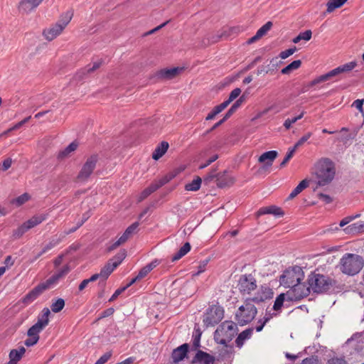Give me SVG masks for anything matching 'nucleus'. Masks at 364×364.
Segmentation results:
<instances>
[{
	"mask_svg": "<svg viewBox=\"0 0 364 364\" xmlns=\"http://www.w3.org/2000/svg\"><path fill=\"white\" fill-rule=\"evenodd\" d=\"M363 267L364 259L363 257L356 254L346 253L339 262L341 272L348 276L357 274Z\"/></svg>",
	"mask_w": 364,
	"mask_h": 364,
	"instance_id": "nucleus-1",
	"label": "nucleus"
},
{
	"mask_svg": "<svg viewBox=\"0 0 364 364\" xmlns=\"http://www.w3.org/2000/svg\"><path fill=\"white\" fill-rule=\"evenodd\" d=\"M307 282L310 291L316 294L326 293L336 284V281L328 276L316 273L309 274Z\"/></svg>",
	"mask_w": 364,
	"mask_h": 364,
	"instance_id": "nucleus-2",
	"label": "nucleus"
},
{
	"mask_svg": "<svg viewBox=\"0 0 364 364\" xmlns=\"http://www.w3.org/2000/svg\"><path fill=\"white\" fill-rule=\"evenodd\" d=\"M237 331V323L232 321H225L215 330L214 340L217 343L226 345L232 340Z\"/></svg>",
	"mask_w": 364,
	"mask_h": 364,
	"instance_id": "nucleus-3",
	"label": "nucleus"
},
{
	"mask_svg": "<svg viewBox=\"0 0 364 364\" xmlns=\"http://www.w3.org/2000/svg\"><path fill=\"white\" fill-rule=\"evenodd\" d=\"M335 173L333 163L329 159H324L319 163L316 172L318 186H324L330 183L334 178Z\"/></svg>",
	"mask_w": 364,
	"mask_h": 364,
	"instance_id": "nucleus-4",
	"label": "nucleus"
},
{
	"mask_svg": "<svg viewBox=\"0 0 364 364\" xmlns=\"http://www.w3.org/2000/svg\"><path fill=\"white\" fill-rule=\"evenodd\" d=\"M253 302L250 298H248L245 301L244 305L238 308L235 313V320L240 326H245L255 318L257 309L252 304Z\"/></svg>",
	"mask_w": 364,
	"mask_h": 364,
	"instance_id": "nucleus-5",
	"label": "nucleus"
},
{
	"mask_svg": "<svg viewBox=\"0 0 364 364\" xmlns=\"http://www.w3.org/2000/svg\"><path fill=\"white\" fill-rule=\"evenodd\" d=\"M304 278V272L302 268L299 266L289 267L284 271L279 277L280 284L286 288L299 283Z\"/></svg>",
	"mask_w": 364,
	"mask_h": 364,
	"instance_id": "nucleus-6",
	"label": "nucleus"
},
{
	"mask_svg": "<svg viewBox=\"0 0 364 364\" xmlns=\"http://www.w3.org/2000/svg\"><path fill=\"white\" fill-rule=\"evenodd\" d=\"M223 317V308L221 306L213 304L206 309L203 317V322L206 328L215 326L221 321Z\"/></svg>",
	"mask_w": 364,
	"mask_h": 364,
	"instance_id": "nucleus-7",
	"label": "nucleus"
},
{
	"mask_svg": "<svg viewBox=\"0 0 364 364\" xmlns=\"http://www.w3.org/2000/svg\"><path fill=\"white\" fill-rule=\"evenodd\" d=\"M48 326L46 321H43L38 317L37 322L28 328L27 331L28 338L25 340L24 344L27 347L35 346L39 341V333Z\"/></svg>",
	"mask_w": 364,
	"mask_h": 364,
	"instance_id": "nucleus-8",
	"label": "nucleus"
},
{
	"mask_svg": "<svg viewBox=\"0 0 364 364\" xmlns=\"http://www.w3.org/2000/svg\"><path fill=\"white\" fill-rule=\"evenodd\" d=\"M290 289L287 291V298L288 301H299L306 297L311 293L310 287L304 282H300L289 287Z\"/></svg>",
	"mask_w": 364,
	"mask_h": 364,
	"instance_id": "nucleus-9",
	"label": "nucleus"
},
{
	"mask_svg": "<svg viewBox=\"0 0 364 364\" xmlns=\"http://www.w3.org/2000/svg\"><path fill=\"white\" fill-rule=\"evenodd\" d=\"M97 161L98 156L97 154L88 157L77 176V181L82 183L87 181L95 170Z\"/></svg>",
	"mask_w": 364,
	"mask_h": 364,
	"instance_id": "nucleus-10",
	"label": "nucleus"
},
{
	"mask_svg": "<svg viewBox=\"0 0 364 364\" xmlns=\"http://www.w3.org/2000/svg\"><path fill=\"white\" fill-rule=\"evenodd\" d=\"M257 287V281L252 274H242L240 277L237 287L242 294H250Z\"/></svg>",
	"mask_w": 364,
	"mask_h": 364,
	"instance_id": "nucleus-11",
	"label": "nucleus"
},
{
	"mask_svg": "<svg viewBox=\"0 0 364 364\" xmlns=\"http://www.w3.org/2000/svg\"><path fill=\"white\" fill-rule=\"evenodd\" d=\"M277 156L278 152L274 150L263 153L258 159L259 163H263V165L260 167L259 171L268 170L272 166L273 161Z\"/></svg>",
	"mask_w": 364,
	"mask_h": 364,
	"instance_id": "nucleus-12",
	"label": "nucleus"
},
{
	"mask_svg": "<svg viewBox=\"0 0 364 364\" xmlns=\"http://www.w3.org/2000/svg\"><path fill=\"white\" fill-rule=\"evenodd\" d=\"M283 63V61L278 60V57L273 58L270 60L269 64L259 66L257 69L256 73L257 75L267 73L272 74Z\"/></svg>",
	"mask_w": 364,
	"mask_h": 364,
	"instance_id": "nucleus-13",
	"label": "nucleus"
},
{
	"mask_svg": "<svg viewBox=\"0 0 364 364\" xmlns=\"http://www.w3.org/2000/svg\"><path fill=\"white\" fill-rule=\"evenodd\" d=\"M192 364H215V358L213 355L198 350L191 360Z\"/></svg>",
	"mask_w": 364,
	"mask_h": 364,
	"instance_id": "nucleus-14",
	"label": "nucleus"
},
{
	"mask_svg": "<svg viewBox=\"0 0 364 364\" xmlns=\"http://www.w3.org/2000/svg\"><path fill=\"white\" fill-rule=\"evenodd\" d=\"M189 350V345L183 343L176 348L173 349L171 353V358L174 363H178L187 357Z\"/></svg>",
	"mask_w": 364,
	"mask_h": 364,
	"instance_id": "nucleus-15",
	"label": "nucleus"
},
{
	"mask_svg": "<svg viewBox=\"0 0 364 364\" xmlns=\"http://www.w3.org/2000/svg\"><path fill=\"white\" fill-rule=\"evenodd\" d=\"M183 70L182 68H164L158 71L156 77L161 80H171L176 77Z\"/></svg>",
	"mask_w": 364,
	"mask_h": 364,
	"instance_id": "nucleus-16",
	"label": "nucleus"
},
{
	"mask_svg": "<svg viewBox=\"0 0 364 364\" xmlns=\"http://www.w3.org/2000/svg\"><path fill=\"white\" fill-rule=\"evenodd\" d=\"M273 294L274 293L272 289H270L268 287L262 286L259 291L256 294V295L250 299L255 303L258 304L272 298Z\"/></svg>",
	"mask_w": 364,
	"mask_h": 364,
	"instance_id": "nucleus-17",
	"label": "nucleus"
},
{
	"mask_svg": "<svg viewBox=\"0 0 364 364\" xmlns=\"http://www.w3.org/2000/svg\"><path fill=\"white\" fill-rule=\"evenodd\" d=\"M357 65V63L355 61H351L348 63L341 65L331 71L328 72L330 78L331 79L333 77H336L339 75L340 74L344 73H348L353 70Z\"/></svg>",
	"mask_w": 364,
	"mask_h": 364,
	"instance_id": "nucleus-18",
	"label": "nucleus"
},
{
	"mask_svg": "<svg viewBox=\"0 0 364 364\" xmlns=\"http://www.w3.org/2000/svg\"><path fill=\"white\" fill-rule=\"evenodd\" d=\"M266 214H272L275 217H282L284 215V210L277 205H269L260 208L256 213L257 217Z\"/></svg>",
	"mask_w": 364,
	"mask_h": 364,
	"instance_id": "nucleus-19",
	"label": "nucleus"
},
{
	"mask_svg": "<svg viewBox=\"0 0 364 364\" xmlns=\"http://www.w3.org/2000/svg\"><path fill=\"white\" fill-rule=\"evenodd\" d=\"M44 290L38 284L33 289H31L28 294H26L21 300V301L26 306L30 304L35 301Z\"/></svg>",
	"mask_w": 364,
	"mask_h": 364,
	"instance_id": "nucleus-20",
	"label": "nucleus"
},
{
	"mask_svg": "<svg viewBox=\"0 0 364 364\" xmlns=\"http://www.w3.org/2000/svg\"><path fill=\"white\" fill-rule=\"evenodd\" d=\"M115 269L111 262H107L100 269L99 274L101 276V279L98 282L99 287H105L106 286V280Z\"/></svg>",
	"mask_w": 364,
	"mask_h": 364,
	"instance_id": "nucleus-21",
	"label": "nucleus"
},
{
	"mask_svg": "<svg viewBox=\"0 0 364 364\" xmlns=\"http://www.w3.org/2000/svg\"><path fill=\"white\" fill-rule=\"evenodd\" d=\"M233 183V178L228 175V172L226 171L223 173H217L216 184L218 187L223 188L230 186Z\"/></svg>",
	"mask_w": 364,
	"mask_h": 364,
	"instance_id": "nucleus-22",
	"label": "nucleus"
},
{
	"mask_svg": "<svg viewBox=\"0 0 364 364\" xmlns=\"http://www.w3.org/2000/svg\"><path fill=\"white\" fill-rule=\"evenodd\" d=\"M253 328H248L239 333L235 341V346L238 348H241L243 346L245 342L251 338L253 334Z\"/></svg>",
	"mask_w": 364,
	"mask_h": 364,
	"instance_id": "nucleus-23",
	"label": "nucleus"
},
{
	"mask_svg": "<svg viewBox=\"0 0 364 364\" xmlns=\"http://www.w3.org/2000/svg\"><path fill=\"white\" fill-rule=\"evenodd\" d=\"M63 28L60 23H56L51 28L43 31V34L48 41H52L63 31Z\"/></svg>",
	"mask_w": 364,
	"mask_h": 364,
	"instance_id": "nucleus-24",
	"label": "nucleus"
},
{
	"mask_svg": "<svg viewBox=\"0 0 364 364\" xmlns=\"http://www.w3.org/2000/svg\"><path fill=\"white\" fill-rule=\"evenodd\" d=\"M43 0H21L19 3L18 9L23 12L28 13L36 9Z\"/></svg>",
	"mask_w": 364,
	"mask_h": 364,
	"instance_id": "nucleus-25",
	"label": "nucleus"
},
{
	"mask_svg": "<svg viewBox=\"0 0 364 364\" xmlns=\"http://www.w3.org/2000/svg\"><path fill=\"white\" fill-rule=\"evenodd\" d=\"M102 64V60H100L97 62L93 63V65L91 66L90 65H87L86 67H85L83 69L80 70L76 74V77H77L79 80H82L84 78V77L89 73H91L94 71H95L97 69H98Z\"/></svg>",
	"mask_w": 364,
	"mask_h": 364,
	"instance_id": "nucleus-26",
	"label": "nucleus"
},
{
	"mask_svg": "<svg viewBox=\"0 0 364 364\" xmlns=\"http://www.w3.org/2000/svg\"><path fill=\"white\" fill-rule=\"evenodd\" d=\"M223 347L219 350L218 356L222 360H228L233 358L234 348L232 345H223Z\"/></svg>",
	"mask_w": 364,
	"mask_h": 364,
	"instance_id": "nucleus-27",
	"label": "nucleus"
},
{
	"mask_svg": "<svg viewBox=\"0 0 364 364\" xmlns=\"http://www.w3.org/2000/svg\"><path fill=\"white\" fill-rule=\"evenodd\" d=\"M343 231L346 234L356 235L364 232V222L359 221L346 227Z\"/></svg>",
	"mask_w": 364,
	"mask_h": 364,
	"instance_id": "nucleus-28",
	"label": "nucleus"
},
{
	"mask_svg": "<svg viewBox=\"0 0 364 364\" xmlns=\"http://www.w3.org/2000/svg\"><path fill=\"white\" fill-rule=\"evenodd\" d=\"M168 143L167 141H161L152 153V159L154 160H159L162 157L168 149Z\"/></svg>",
	"mask_w": 364,
	"mask_h": 364,
	"instance_id": "nucleus-29",
	"label": "nucleus"
},
{
	"mask_svg": "<svg viewBox=\"0 0 364 364\" xmlns=\"http://www.w3.org/2000/svg\"><path fill=\"white\" fill-rule=\"evenodd\" d=\"M26 352L24 347L21 346L17 349L11 350L9 357L11 362L17 364V363L22 358L23 355Z\"/></svg>",
	"mask_w": 364,
	"mask_h": 364,
	"instance_id": "nucleus-30",
	"label": "nucleus"
},
{
	"mask_svg": "<svg viewBox=\"0 0 364 364\" xmlns=\"http://www.w3.org/2000/svg\"><path fill=\"white\" fill-rule=\"evenodd\" d=\"M127 257V250L125 249H122L119 252L116 254L114 257L108 260L109 262H111L114 267L117 268L122 261Z\"/></svg>",
	"mask_w": 364,
	"mask_h": 364,
	"instance_id": "nucleus-31",
	"label": "nucleus"
},
{
	"mask_svg": "<svg viewBox=\"0 0 364 364\" xmlns=\"http://www.w3.org/2000/svg\"><path fill=\"white\" fill-rule=\"evenodd\" d=\"M78 146V143L76 141H73L68 146H66L63 150L60 151L58 154V159L59 160H63L65 158L68 157L69 154L75 151Z\"/></svg>",
	"mask_w": 364,
	"mask_h": 364,
	"instance_id": "nucleus-32",
	"label": "nucleus"
},
{
	"mask_svg": "<svg viewBox=\"0 0 364 364\" xmlns=\"http://www.w3.org/2000/svg\"><path fill=\"white\" fill-rule=\"evenodd\" d=\"M46 217L43 215H35L28 220L23 223V224L26 225L28 230H30L41 223L43 221L46 220Z\"/></svg>",
	"mask_w": 364,
	"mask_h": 364,
	"instance_id": "nucleus-33",
	"label": "nucleus"
},
{
	"mask_svg": "<svg viewBox=\"0 0 364 364\" xmlns=\"http://www.w3.org/2000/svg\"><path fill=\"white\" fill-rule=\"evenodd\" d=\"M191 249V244L189 242H186L179 250L173 255L171 258L172 262H176L181 258H182L184 255H186Z\"/></svg>",
	"mask_w": 364,
	"mask_h": 364,
	"instance_id": "nucleus-34",
	"label": "nucleus"
},
{
	"mask_svg": "<svg viewBox=\"0 0 364 364\" xmlns=\"http://www.w3.org/2000/svg\"><path fill=\"white\" fill-rule=\"evenodd\" d=\"M191 249V244L189 242H186L179 250L173 255L171 258L172 262H176L181 258H182L184 255H186Z\"/></svg>",
	"mask_w": 364,
	"mask_h": 364,
	"instance_id": "nucleus-35",
	"label": "nucleus"
},
{
	"mask_svg": "<svg viewBox=\"0 0 364 364\" xmlns=\"http://www.w3.org/2000/svg\"><path fill=\"white\" fill-rule=\"evenodd\" d=\"M309 186V181L307 179H304L301 181L297 186L291 191V193L288 196L289 200H291L295 198L297 195H299L304 189Z\"/></svg>",
	"mask_w": 364,
	"mask_h": 364,
	"instance_id": "nucleus-36",
	"label": "nucleus"
},
{
	"mask_svg": "<svg viewBox=\"0 0 364 364\" xmlns=\"http://www.w3.org/2000/svg\"><path fill=\"white\" fill-rule=\"evenodd\" d=\"M157 266V262L154 261L146 264L145 267H142L138 274L136 275L137 279L139 280L145 277L154 268Z\"/></svg>",
	"mask_w": 364,
	"mask_h": 364,
	"instance_id": "nucleus-37",
	"label": "nucleus"
},
{
	"mask_svg": "<svg viewBox=\"0 0 364 364\" xmlns=\"http://www.w3.org/2000/svg\"><path fill=\"white\" fill-rule=\"evenodd\" d=\"M348 0H329L326 4L327 13H331L335 9L341 8Z\"/></svg>",
	"mask_w": 364,
	"mask_h": 364,
	"instance_id": "nucleus-38",
	"label": "nucleus"
},
{
	"mask_svg": "<svg viewBox=\"0 0 364 364\" xmlns=\"http://www.w3.org/2000/svg\"><path fill=\"white\" fill-rule=\"evenodd\" d=\"M301 65V60H296L289 63L285 68L282 69L281 73L283 75H289L291 71L299 68Z\"/></svg>",
	"mask_w": 364,
	"mask_h": 364,
	"instance_id": "nucleus-39",
	"label": "nucleus"
},
{
	"mask_svg": "<svg viewBox=\"0 0 364 364\" xmlns=\"http://www.w3.org/2000/svg\"><path fill=\"white\" fill-rule=\"evenodd\" d=\"M202 183V179L197 176L191 183L185 186V190L188 191H197L200 189Z\"/></svg>",
	"mask_w": 364,
	"mask_h": 364,
	"instance_id": "nucleus-40",
	"label": "nucleus"
},
{
	"mask_svg": "<svg viewBox=\"0 0 364 364\" xmlns=\"http://www.w3.org/2000/svg\"><path fill=\"white\" fill-rule=\"evenodd\" d=\"M159 188L155 184V183H151L149 186H148L141 193L138 198L139 202L144 200L145 198H146L149 196H150L152 193L155 192Z\"/></svg>",
	"mask_w": 364,
	"mask_h": 364,
	"instance_id": "nucleus-41",
	"label": "nucleus"
},
{
	"mask_svg": "<svg viewBox=\"0 0 364 364\" xmlns=\"http://www.w3.org/2000/svg\"><path fill=\"white\" fill-rule=\"evenodd\" d=\"M244 100V97H240L238 100H237L233 105L230 107V108L228 110V112L224 115L223 118L228 120L232 114L240 107Z\"/></svg>",
	"mask_w": 364,
	"mask_h": 364,
	"instance_id": "nucleus-42",
	"label": "nucleus"
},
{
	"mask_svg": "<svg viewBox=\"0 0 364 364\" xmlns=\"http://www.w3.org/2000/svg\"><path fill=\"white\" fill-rule=\"evenodd\" d=\"M59 278L57 274L55 273L51 277H50L46 282L39 284L42 289L45 291L49 289L53 284H55L58 281Z\"/></svg>",
	"mask_w": 364,
	"mask_h": 364,
	"instance_id": "nucleus-43",
	"label": "nucleus"
},
{
	"mask_svg": "<svg viewBox=\"0 0 364 364\" xmlns=\"http://www.w3.org/2000/svg\"><path fill=\"white\" fill-rule=\"evenodd\" d=\"M65 306V300L62 298H58L53 301L50 306V309L54 313H58L63 310Z\"/></svg>",
	"mask_w": 364,
	"mask_h": 364,
	"instance_id": "nucleus-44",
	"label": "nucleus"
},
{
	"mask_svg": "<svg viewBox=\"0 0 364 364\" xmlns=\"http://www.w3.org/2000/svg\"><path fill=\"white\" fill-rule=\"evenodd\" d=\"M62 241V239L59 237H53L51 240L46 244L42 249L41 253H46L48 251L50 250L55 246H57L58 244H60Z\"/></svg>",
	"mask_w": 364,
	"mask_h": 364,
	"instance_id": "nucleus-45",
	"label": "nucleus"
},
{
	"mask_svg": "<svg viewBox=\"0 0 364 364\" xmlns=\"http://www.w3.org/2000/svg\"><path fill=\"white\" fill-rule=\"evenodd\" d=\"M312 32L311 30H306L304 32H301L297 36L293 38L294 43H298L301 40L309 41L311 38Z\"/></svg>",
	"mask_w": 364,
	"mask_h": 364,
	"instance_id": "nucleus-46",
	"label": "nucleus"
},
{
	"mask_svg": "<svg viewBox=\"0 0 364 364\" xmlns=\"http://www.w3.org/2000/svg\"><path fill=\"white\" fill-rule=\"evenodd\" d=\"M139 225V224L138 222H134L125 230V231L121 236L122 238H124L125 242H127L129 237L134 232V231L138 228Z\"/></svg>",
	"mask_w": 364,
	"mask_h": 364,
	"instance_id": "nucleus-47",
	"label": "nucleus"
},
{
	"mask_svg": "<svg viewBox=\"0 0 364 364\" xmlns=\"http://www.w3.org/2000/svg\"><path fill=\"white\" fill-rule=\"evenodd\" d=\"M73 16V14L72 11H67L60 16V20L57 23H60V25L62 26L64 29L71 21Z\"/></svg>",
	"mask_w": 364,
	"mask_h": 364,
	"instance_id": "nucleus-48",
	"label": "nucleus"
},
{
	"mask_svg": "<svg viewBox=\"0 0 364 364\" xmlns=\"http://www.w3.org/2000/svg\"><path fill=\"white\" fill-rule=\"evenodd\" d=\"M30 196L28 193H25L16 198H14L11 200V203L16 205V206H21L27 202L30 199Z\"/></svg>",
	"mask_w": 364,
	"mask_h": 364,
	"instance_id": "nucleus-49",
	"label": "nucleus"
},
{
	"mask_svg": "<svg viewBox=\"0 0 364 364\" xmlns=\"http://www.w3.org/2000/svg\"><path fill=\"white\" fill-rule=\"evenodd\" d=\"M176 176V173H168L166 176L162 177L161 179H159L157 182H156L155 184L159 188H160L161 186H164L170 181H171L173 178H175Z\"/></svg>",
	"mask_w": 364,
	"mask_h": 364,
	"instance_id": "nucleus-50",
	"label": "nucleus"
},
{
	"mask_svg": "<svg viewBox=\"0 0 364 364\" xmlns=\"http://www.w3.org/2000/svg\"><path fill=\"white\" fill-rule=\"evenodd\" d=\"M285 296H287V293H282L276 298L273 305V309L274 311H277L282 309L284 301L285 300Z\"/></svg>",
	"mask_w": 364,
	"mask_h": 364,
	"instance_id": "nucleus-51",
	"label": "nucleus"
},
{
	"mask_svg": "<svg viewBox=\"0 0 364 364\" xmlns=\"http://www.w3.org/2000/svg\"><path fill=\"white\" fill-rule=\"evenodd\" d=\"M329 80H331V78L328 73L321 75L318 76V77L315 78L314 80H313L312 81H311L309 83V85H307V87L309 88V87H313L317 84H319L323 82H326Z\"/></svg>",
	"mask_w": 364,
	"mask_h": 364,
	"instance_id": "nucleus-52",
	"label": "nucleus"
},
{
	"mask_svg": "<svg viewBox=\"0 0 364 364\" xmlns=\"http://www.w3.org/2000/svg\"><path fill=\"white\" fill-rule=\"evenodd\" d=\"M326 364H350L344 356H333L329 358Z\"/></svg>",
	"mask_w": 364,
	"mask_h": 364,
	"instance_id": "nucleus-53",
	"label": "nucleus"
},
{
	"mask_svg": "<svg viewBox=\"0 0 364 364\" xmlns=\"http://www.w3.org/2000/svg\"><path fill=\"white\" fill-rule=\"evenodd\" d=\"M273 23L272 21H267L265 24H264L257 31V34L262 38L272 28Z\"/></svg>",
	"mask_w": 364,
	"mask_h": 364,
	"instance_id": "nucleus-54",
	"label": "nucleus"
},
{
	"mask_svg": "<svg viewBox=\"0 0 364 364\" xmlns=\"http://www.w3.org/2000/svg\"><path fill=\"white\" fill-rule=\"evenodd\" d=\"M312 136V133L309 132L306 133L303 136H301L298 141L292 146V148L296 151V149L302 146L306 141H308V139H310V137Z\"/></svg>",
	"mask_w": 364,
	"mask_h": 364,
	"instance_id": "nucleus-55",
	"label": "nucleus"
},
{
	"mask_svg": "<svg viewBox=\"0 0 364 364\" xmlns=\"http://www.w3.org/2000/svg\"><path fill=\"white\" fill-rule=\"evenodd\" d=\"M28 230L26 227V225L23 223L21 226H19L16 230H14L13 236L15 238H20Z\"/></svg>",
	"mask_w": 364,
	"mask_h": 364,
	"instance_id": "nucleus-56",
	"label": "nucleus"
},
{
	"mask_svg": "<svg viewBox=\"0 0 364 364\" xmlns=\"http://www.w3.org/2000/svg\"><path fill=\"white\" fill-rule=\"evenodd\" d=\"M295 151H296L292 147L289 148L288 152L287 153L286 156L284 157V159H283V161L280 164V167L281 168H283L284 166H286L287 162L292 158V156L294 154Z\"/></svg>",
	"mask_w": 364,
	"mask_h": 364,
	"instance_id": "nucleus-57",
	"label": "nucleus"
},
{
	"mask_svg": "<svg viewBox=\"0 0 364 364\" xmlns=\"http://www.w3.org/2000/svg\"><path fill=\"white\" fill-rule=\"evenodd\" d=\"M296 50H297L296 47L294 46L287 50L282 51L279 53V57L281 58L282 59H286L288 57H289L290 55H293L296 51Z\"/></svg>",
	"mask_w": 364,
	"mask_h": 364,
	"instance_id": "nucleus-58",
	"label": "nucleus"
},
{
	"mask_svg": "<svg viewBox=\"0 0 364 364\" xmlns=\"http://www.w3.org/2000/svg\"><path fill=\"white\" fill-rule=\"evenodd\" d=\"M124 242H126L124 240V238L120 237L117 241H115L114 242H113L112 245H110L109 246H108L107 247V252H112L113 250L117 249L119 246H120L121 245L124 244Z\"/></svg>",
	"mask_w": 364,
	"mask_h": 364,
	"instance_id": "nucleus-59",
	"label": "nucleus"
},
{
	"mask_svg": "<svg viewBox=\"0 0 364 364\" xmlns=\"http://www.w3.org/2000/svg\"><path fill=\"white\" fill-rule=\"evenodd\" d=\"M351 107L356 108L362 116L364 117L363 100H360V99L355 100L352 103Z\"/></svg>",
	"mask_w": 364,
	"mask_h": 364,
	"instance_id": "nucleus-60",
	"label": "nucleus"
},
{
	"mask_svg": "<svg viewBox=\"0 0 364 364\" xmlns=\"http://www.w3.org/2000/svg\"><path fill=\"white\" fill-rule=\"evenodd\" d=\"M50 314V309L46 307L42 310L41 314H39L38 317L43 321H46V324H48Z\"/></svg>",
	"mask_w": 364,
	"mask_h": 364,
	"instance_id": "nucleus-61",
	"label": "nucleus"
},
{
	"mask_svg": "<svg viewBox=\"0 0 364 364\" xmlns=\"http://www.w3.org/2000/svg\"><path fill=\"white\" fill-rule=\"evenodd\" d=\"M301 364H320L318 356L311 355L304 359Z\"/></svg>",
	"mask_w": 364,
	"mask_h": 364,
	"instance_id": "nucleus-62",
	"label": "nucleus"
},
{
	"mask_svg": "<svg viewBox=\"0 0 364 364\" xmlns=\"http://www.w3.org/2000/svg\"><path fill=\"white\" fill-rule=\"evenodd\" d=\"M70 271V267L68 264H65L63 266L60 270H58L55 274L58 277L59 279L63 278L65 275H67Z\"/></svg>",
	"mask_w": 364,
	"mask_h": 364,
	"instance_id": "nucleus-63",
	"label": "nucleus"
},
{
	"mask_svg": "<svg viewBox=\"0 0 364 364\" xmlns=\"http://www.w3.org/2000/svg\"><path fill=\"white\" fill-rule=\"evenodd\" d=\"M112 356L111 352H107L102 355L95 364H105Z\"/></svg>",
	"mask_w": 364,
	"mask_h": 364,
	"instance_id": "nucleus-64",
	"label": "nucleus"
}]
</instances>
